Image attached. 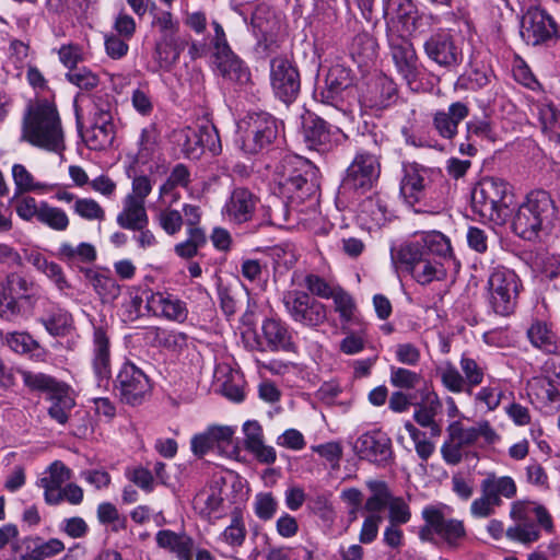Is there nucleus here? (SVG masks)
<instances>
[{"instance_id":"29","label":"nucleus","mask_w":560,"mask_h":560,"mask_svg":"<svg viewBox=\"0 0 560 560\" xmlns=\"http://www.w3.org/2000/svg\"><path fill=\"white\" fill-rule=\"evenodd\" d=\"M56 256L69 267H77L83 272L85 268L82 265L93 262L97 254L95 247L90 243L82 242L78 245H72L63 242L58 247Z\"/></svg>"},{"instance_id":"46","label":"nucleus","mask_w":560,"mask_h":560,"mask_svg":"<svg viewBox=\"0 0 560 560\" xmlns=\"http://www.w3.org/2000/svg\"><path fill=\"white\" fill-rule=\"evenodd\" d=\"M23 382L31 390L45 392L48 396L57 392L65 383L57 381L55 377L44 373H34L24 371L22 373Z\"/></svg>"},{"instance_id":"45","label":"nucleus","mask_w":560,"mask_h":560,"mask_svg":"<svg viewBox=\"0 0 560 560\" xmlns=\"http://www.w3.org/2000/svg\"><path fill=\"white\" fill-rule=\"evenodd\" d=\"M334 301L335 312L339 314L342 324H350L355 318L357 304L353 298L343 288L338 287L330 298Z\"/></svg>"},{"instance_id":"4","label":"nucleus","mask_w":560,"mask_h":560,"mask_svg":"<svg viewBox=\"0 0 560 560\" xmlns=\"http://www.w3.org/2000/svg\"><path fill=\"white\" fill-rule=\"evenodd\" d=\"M446 432L447 438L441 446V455L448 465L459 464L465 448L472 446L479 438L487 444H493L500 439L486 420L477 422L474 427H465L460 421H453L447 425Z\"/></svg>"},{"instance_id":"36","label":"nucleus","mask_w":560,"mask_h":560,"mask_svg":"<svg viewBox=\"0 0 560 560\" xmlns=\"http://www.w3.org/2000/svg\"><path fill=\"white\" fill-rule=\"evenodd\" d=\"M25 552L21 555V560H45L54 557L65 550L63 542L58 538H51L44 541L39 537L26 539Z\"/></svg>"},{"instance_id":"56","label":"nucleus","mask_w":560,"mask_h":560,"mask_svg":"<svg viewBox=\"0 0 560 560\" xmlns=\"http://www.w3.org/2000/svg\"><path fill=\"white\" fill-rule=\"evenodd\" d=\"M97 518L102 524H113V530L118 532L126 528L127 518L120 516L113 503L104 502L97 506Z\"/></svg>"},{"instance_id":"25","label":"nucleus","mask_w":560,"mask_h":560,"mask_svg":"<svg viewBox=\"0 0 560 560\" xmlns=\"http://www.w3.org/2000/svg\"><path fill=\"white\" fill-rule=\"evenodd\" d=\"M469 115L468 106L463 102L452 103L447 109L438 110L433 115V126L439 136L445 139H452L457 133L460 121Z\"/></svg>"},{"instance_id":"8","label":"nucleus","mask_w":560,"mask_h":560,"mask_svg":"<svg viewBox=\"0 0 560 560\" xmlns=\"http://www.w3.org/2000/svg\"><path fill=\"white\" fill-rule=\"evenodd\" d=\"M447 185L441 170L425 167L417 163L405 166L400 192L409 205H415L436 192V188Z\"/></svg>"},{"instance_id":"50","label":"nucleus","mask_w":560,"mask_h":560,"mask_svg":"<svg viewBox=\"0 0 560 560\" xmlns=\"http://www.w3.org/2000/svg\"><path fill=\"white\" fill-rule=\"evenodd\" d=\"M208 432L213 440L217 448L226 454H233L236 452V447L233 443V435L235 430L229 425H212L209 427Z\"/></svg>"},{"instance_id":"38","label":"nucleus","mask_w":560,"mask_h":560,"mask_svg":"<svg viewBox=\"0 0 560 560\" xmlns=\"http://www.w3.org/2000/svg\"><path fill=\"white\" fill-rule=\"evenodd\" d=\"M39 322L54 337H62L68 335L73 326L71 314L60 307H52L49 310L39 318Z\"/></svg>"},{"instance_id":"58","label":"nucleus","mask_w":560,"mask_h":560,"mask_svg":"<svg viewBox=\"0 0 560 560\" xmlns=\"http://www.w3.org/2000/svg\"><path fill=\"white\" fill-rule=\"evenodd\" d=\"M127 175L129 178H132V192L126 197H133L136 200L140 199L144 202L152 190L151 180L145 175H139L135 165L128 167Z\"/></svg>"},{"instance_id":"3","label":"nucleus","mask_w":560,"mask_h":560,"mask_svg":"<svg viewBox=\"0 0 560 560\" xmlns=\"http://www.w3.org/2000/svg\"><path fill=\"white\" fill-rule=\"evenodd\" d=\"M514 195L502 179L482 178L471 191V207L482 219L502 224L512 214Z\"/></svg>"},{"instance_id":"51","label":"nucleus","mask_w":560,"mask_h":560,"mask_svg":"<svg viewBox=\"0 0 560 560\" xmlns=\"http://www.w3.org/2000/svg\"><path fill=\"white\" fill-rule=\"evenodd\" d=\"M5 340L8 346L16 353L34 354L39 350V343L27 332H10Z\"/></svg>"},{"instance_id":"49","label":"nucleus","mask_w":560,"mask_h":560,"mask_svg":"<svg viewBox=\"0 0 560 560\" xmlns=\"http://www.w3.org/2000/svg\"><path fill=\"white\" fill-rule=\"evenodd\" d=\"M304 284L311 296L314 295L325 300H329L339 287L329 283L326 279L315 273L306 275Z\"/></svg>"},{"instance_id":"61","label":"nucleus","mask_w":560,"mask_h":560,"mask_svg":"<svg viewBox=\"0 0 560 560\" xmlns=\"http://www.w3.org/2000/svg\"><path fill=\"white\" fill-rule=\"evenodd\" d=\"M59 61L69 69V71L77 69L78 63L82 62L83 49L80 45L69 43L63 44L57 51Z\"/></svg>"},{"instance_id":"52","label":"nucleus","mask_w":560,"mask_h":560,"mask_svg":"<svg viewBox=\"0 0 560 560\" xmlns=\"http://www.w3.org/2000/svg\"><path fill=\"white\" fill-rule=\"evenodd\" d=\"M190 184V172L182 163L176 164L171 171L166 182L160 187L161 195H167L176 187L187 188Z\"/></svg>"},{"instance_id":"2","label":"nucleus","mask_w":560,"mask_h":560,"mask_svg":"<svg viewBox=\"0 0 560 560\" xmlns=\"http://www.w3.org/2000/svg\"><path fill=\"white\" fill-rule=\"evenodd\" d=\"M555 214L556 207L549 192L533 190L518 207L512 229L523 240L535 241L540 233H547L551 229Z\"/></svg>"},{"instance_id":"21","label":"nucleus","mask_w":560,"mask_h":560,"mask_svg":"<svg viewBox=\"0 0 560 560\" xmlns=\"http://www.w3.org/2000/svg\"><path fill=\"white\" fill-rule=\"evenodd\" d=\"M397 98L398 88L395 81L385 74H380L369 82L361 102L368 108L383 110L394 105Z\"/></svg>"},{"instance_id":"32","label":"nucleus","mask_w":560,"mask_h":560,"mask_svg":"<svg viewBox=\"0 0 560 560\" xmlns=\"http://www.w3.org/2000/svg\"><path fill=\"white\" fill-rule=\"evenodd\" d=\"M50 401L48 408L49 417L57 423L65 425L70 418V413L75 406V400L70 387L65 384L57 392L47 396Z\"/></svg>"},{"instance_id":"60","label":"nucleus","mask_w":560,"mask_h":560,"mask_svg":"<svg viewBox=\"0 0 560 560\" xmlns=\"http://www.w3.org/2000/svg\"><path fill=\"white\" fill-rule=\"evenodd\" d=\"M278 509V502L270 492L258 493L254 501V511L258 518L269 521Z\"/></svg>"},{"instance_id":"17","label":"nucleus","mask_w":560,"mask_h":560,"mask_svg":"<svg viewBox=\"0 0 560 560\" xmlns=\"http://www.w3.org/2000/svg\"><path fill=\"white\" fill-rule=\"evenodd\" d=\"M422 517L425 523L434 527L435 535L451 549L459 548L467 537V530L463 521L446 518L443 512L433 505L423 509Z\"/></svg>"},{"instance_id":"59","label":"nucleus","mask_w":560,"mask_h":560,"mask_svg":"<svg viewBox=\"0 0 560 560\" xmlns=\"http://www.w3.org/2000/svg\"><path fill=\"white\" fill-rule=\"evenodd\" d=\"M221 538L232 548L241 547L244 544L246 528L240 516H233L231 524L221 534Z\"/></svg>"},{"instance_id":"22","label":"nucleus","mask_w":560,"mask_h":560,"mask_svg":"<svg viewBox=\"0 0 560 560\" xmlns=\"http://www.w3.org/2000/svg\"><path fill=\"white\" fill-rule=\"evenodd\" d=\"M147 308L154 315L177 323H184L188 317L186 303L167 292H150L147 296Z\"/></svg>"},{"instance_id":"48","label":"nucleus","mask_w":560,"mask_h":560,"mask_svg":"<svg viewBox=\"0 0 560 560\" xmlns=\"http://www.w3.org/2000/svg\"><path fill=\"white\" fill-rule=\"evenodd\" d=\"M438 374L444 387L450 392L455 394L466 392L470 394L469 388H466L463 375L452 363L447 362L440 366Z\"/></svg>"},{"instance_id":"20","label":"nucleus","mask_w":560,"mask_h":560,"mask_svg":"<svg viewBox=\"0 0 560 560\" xmlns=\"http://www.w3.org/2000/svg\"><path fill=\"white\" fill-rule=\"evenodd\" d=\"M390 56L397 72L411 88L418 79L417 54L412 43L402 36H390Z\"/></svg>"},{"instance_id":"14","label":"nucleus","mask_w":560,"mask_h":560,"mask_svg":"<svg viewBox=\"0 0 560 560\" xmlns=\"http://www.w3.org/2000/svg\"><path fill=\"white\" fill-rule=\"evenodd\" d=\"M423 50L429 60L447 70L459 66L464 57L462 48L446 32L430 35L423 43Z\"/></svg>"},{"instance_id":"34","label":"nucleus","mask_w":560,"mask_h":560,"mask_svg":"<svg viewBox=\"0 0 560 560\" xmlns=\"http://www.w3.org/2000/svg\"><path fill=\"white\" fill-rule=\"evenodd\" d=\"M387 214V205L378 195L370 196L360 203L359 219L369 229L384 225Z\"/></svg>"},{"instance_id":"62","label":"nucleus","mask_w":560,"mask_h":560,"mask_svg":"<svg viewBox=\"0 0 560 560\" xmlns=\"http://www.w3.org/2000/svg\"><path fill=\"white\" fill-rule=\"evenodd\" d=\"M12 175L20 192L34 191L44 187L42 184L35 183L32 174L21 164L13 165Z\"/></svg>"},{"instance_id":"13","label":"nucleus","mask_w":560,"mask_h":560,"mask_svg":"<svg viewBox=\"0 0 560 560\" xmlns=\"http://www.w3.org/2000/svg\"><path fill=\"white\" fill-rule=\"evenodd\" d=\"M270 83L276 96L290 104L300 92V73L288 58L277 57L270 61Z\"/></svg>"},{"instance_id":"37","label":"nucleus","mask_w":560,"mask_h":560,"mask_svg":"<svg viewBox=\"0 0 560 560\" xmlns=\"http://www.w3.org/2000/svg\"><path fill=\"white\" fill-rule=\"evenodd\" d=\"M511 517L513 520H525L533 517L536 518L537 523L548 533L553 530V522L549 512L542 506L530 502L517 501L512 504Z\"/></svg>"},{"instance_id":"39","label":"nucleus","mask_w":560,"mask_h":560,"mask_svg":"<svg viewBox=\"0 0 560 560\" xmlns=\"http://www.w3.org/2000/svg\"><path fill=\"white\" fill-rule=\"evenodd\" d=\"M304 140H326L327 138H339L345 136L340 128L328 126L325 120L317 116L310 115L303 120Z\"/></svg>"},{"instance_id":"31","label":"nucleus","mask_w":560,"mask_h":560,"mask_svg":"<svg viewBox=\"0 0 560 560\" xmlns=\"http://www.w3.org/2000/svg\"><path fill=\"white\" fill-rule=\"evenodd\" d=\"M481 493L490 498L499 506L501 498L512 499L516 494V485L509 476L498 477L491 472L481 481Z\"/></svg>"},{"instance_id":"40","label":"nucleus","mask_w":560,"mask_h":560,"mask_svg":"<svg viewBox=\"0 0 560 560\" xmlns=\"http://www.w3.org/2000/svg\"><path fill=\"white\" fill-rule=\"evenodd\" d=\"M365 485L371 495L368 498L364 509L371 514H376L387 508L393 499L388 485L383 480H368Z\"/></svg>"},{"instance_id":"23","label":"nucleus","mask_w":560,"mask_h":560,"mask_svg":"<svg viewBox=\"0 0 560 560\" xmlns=\"http://www.w3.org/2000/svg\"><path fill=\"white\" fill-rule=\"evenodd\" d=\"M258 198L245 187H236L224 206L228 218L236 223H244L252 219Z\"/></svg>"},{"instance_id":"63","label":"nucleus","mask_w":560,"mask_h":560,"mask_svg":"<svg viewBox=\"0 0 560 560\" xmlns=\"http://www.w3.org/2000/svg\"><path fill=\"white\" fill-rule=\"evenodd\" d=\"M389 511V521L393 525L406 524L410 521L411 512L408 504L402 498L393 497L392 501L387 505Z\"/></svg>"},{"instance_id":"10","label":"nucleus","mask_w":560,"mask_h":560,"mask_svg":"<svg viewBox=\"0 0 560 560\" xmlns=\"http://www.w3.org/2000/svg\"><path fill=\"white\" fill-rule=\"evenodd\" d=\"M520 34L527 45H548L558 38V25L546 10L530 7L522 16Z\"/></svg>"},{"instance_id":"6","label":"nucleus","mask_w":560,"mask_h":560,"mask_svg":"<svg viewBox=\"0 0 560 560\" xmlns=\"http://www.w3.org/2000/svg\"><path fill=\"white\" fill-rule=\"evenodd\" d=\"M522 288V281L514 270L503 266L494 267L487 282L489 306L500 316L511 315Z\"/></svg>"},{"instance_id":"64","label":"nucleus","mask_w":560,"mask_h":560,"mask_svg":"<svg viewBox=\"0 0 560 560\" xmlns=\"http://www.w3.org/2000/svg\"><path fill=\"white\" fill-rule=\"evenodd\" d=\"M413 11L411 0H384L383 13L385 18L404 19L409 16Z\"/></svg>"},{"instance_id":"5","label":"nucleus","mask_w":560,"mask_h":560,"mask_svg":"<svg viewBox=\"0 0 560 560\" xmlns=\"http://www.w3.org/2000/svg\"><path fill=\"white\" fill-rule=\"evenodd\" d=\"M23 140H63L65 133L56 106L47 100L27 104L22 122Z\"/></svg>"},{"instance_id":"41","label":"nucleus","mask_w":560,"mask_h":560,"mask_svg":"<svg viewBox=\"0 0 560 560\" xmlns=\"http://www.w3.org/2000/svg\"><path fill=\"white\" fill-rule=\"evenodd\" d=\"M441 408V402L438 397L429 400L427 404L419 405L413 413L415 421L422 428L430 430L431 436H440L442 428L436 422L435 417Z\"/></svg>"},{"instance_id":"33","label":"nucleus","mask_w":560,"mask_h":560,"mask_svg":"<svg viewBox=\"0 0 560 560\" xmlns=\"http://www.w3.org/2000/svg\"><path fill=\"white\" fill-rule=\"evenodd\" d=\"M83 273L103 303H112L120 295L121 288L108 271L84 269Z\"/></svg>"},{"instance_id":"55","label":"nucleus","mask_w":560,"mask_h":560,"mask_svg":"<svg viewBox=\"0 0 560 560\" xmlns=\"http://www.w3.org/2000/svg\"><path fill=\"white\" fill-rule=\"evenodd\" d=\"M390 384L402 389H413L421 381L420 374L405 368L390 366Z\"/></svg>"},{"instance_id":"54","label":"nucleus","mask_w":560,"mask_h":560,"mask_svg":"<svg viewBox=\"0 0 560 560\" xmlns=\"http://www.w3.org/2000/svg\"><path fill=\"white\" fill-rule=\"evenodd\" d=\"M73 211L82 219L103 221L105 211L97 201L92 198H80L74 201Z\"/></svg>"},{"instance_id":"30","label":"nucleus","mask_w":560,"mask_h":560,"mask_svg":"<svg viewBox=\"0 0 560 560\" xmlns=\"http://www.w3.org/2000/svg\"><path fill=\"white\" fill-rule=\"evenodd\" d=\"M149 222L144 202L133 197L124 199L122 210L117 215V223L127 230H143Z\"/></svg>"},{"instance_id":"47","label":"nucleus","mask_w":560,"mask_h":560,"mask_svg":"<svg viewBox=\"0 0 560 560\" xmlns=\"http://www.w3.org/2000/svg\"><path fill=\"white\" fill-rule=\"evenodd\" d=\"M515 521L517 524L509 527L506 530L508 538L523 544H530L539 539V529L529 518Z\"/></svg>"},{"instance_id":"42","label":"nucleus","mask_w":560,"mask_h":560,"mask_svg":"<svg viewBox=\"0 0 560 560\" xmlns=\"http://www.w3.org/2000/svg\"><path fill=\"white\" fill-rule=\"evenodd\" d=\"M350 54L359 65H368L376 57L377 43L369 33H359L351 43Z\"/></svg>"},{"instance_id":"26","label":"nucleus","mask_w":560,"mask_h":560,"mask_svg":"<svg viewBox=\"0 0 560 560\" xmlns=\"http://www.w3.org/2000/svg\"><path fill=\"white\" fill-rule=\"evenodd\" d=\"M222 488L217 483L201 489L192 499V508L203 520L219 518L223 513Z\"/></svg>"},{"instance_id":"16","label":"nucleus","mask_w":560,"mask_h":560,"mask_svg":"<svg viewBox=\"0 0 560 560\" xmlns=\"http://www.w3.org/2000/svg\"><path fill=\"white\" fill-rule=\"evenodd\" d=\"M260 351L296 353L298 346L289 325L280 318H266L261 324Z\"/></svg>"},{"instance_id":"1","label":"nucleus","mask_w":560,"mask_h":560,"mask_svg":"<svg viewBox=\"0 0 560 560\" xmlns=\"http://www.w3.org/2000/svg\"><path fill=\"white\" fill-rule=\"evenodd\" d=\"M397 259L418 283L425 285L445 278L443 261L453 260L454 255L450 240L441 232L431 231L401 246Z\"/></svg>"},{"instance_id":"7","label":"nucleus","mask_w":560,"mask_h":560,"mask_svg":"<svg viewBox=\"0 0 560 560\" xmlns=\"http://www.w3.org/2000/svg\"><path fill=\"white\" fill-rule=\"evenodd\" d=\"M35 283L21 273H9L0 282V314L8 319L32 310L36 301Z\"/></svg>"},{"instance_id":"18","label":"nucleus","mask_w":560,"mask_h":560,"mask_svg":"<svg viewBox=\"0 0 560 560\" xmlns=\"http://www.w3.org/2000/svg\"><path fill=\"white\" fill-rule=\"evenodd\" d=\"M352 84L351 70L341 65H335L328 70L324 86L315 89L314 97L324 104L338 107L339 103L342 102L343 93Z\"/></svg>"},{"instance_id":"43","label":"nucleus","mask_w":560,"mask_h":560,"mask_svg":"<svg viewBox=\"0 0 560 560\" xmlns=\"http://www.w3.org/2000/svg\"><path fill=\"white\" fill-rule=\"evenodd\" d=\"M283 187L295 198L305 200L315 197L318 190L317 183L312 178L310 179L306 174L294 173L285 178Z\"/></svg>"},{"instance_id":"19","label":"nucleus","mask_w":560,"mask_h":560,"mask_svg":"<svg viewBox=\"0 0 560 560\" xmlns=\"http://www.w3.org/2000/svg\"><path fill=\"white\" fill-rule=\"evenodd\" d=\"M91 364L98 386H107L112 377L110 337L102 326L93 327Z\"/></svg>"},{"instance_id":"28","label":"nucleus","mask_w":560,"mask_h":560,"mask_svg":"<svg viewBox=\"0 0 560 560\" xmlns=\"http://www.w3.org/2000/svg\"><path fill=\"white\" fill-rule=\"evenodd\" d=\"M156 544L173 553L177 560H192L195 541L185 533H175L170 529L160 530L156 534Z\"/></svg>"},{"instance_id":"53","label":"nucleus","mask_w":560,"mask_h":560,"mask_svg":"<svg viewBox=\"0 0 560 560\" xmlns=\"http://www.w3.org/2000/svg\"><path fill=\"white\" fill-rule=\"evenodd\" d=\"M460 369L463 371V377L466 388L471 389L480 385L483 381L485 369L478 364L474 359L468 357H462Z\"/></svg>"},{"instance_id":"12","label":"nucleus","mask_w":560,"mask_h":560,"mask_svg":"<svg viewBox=\"0 0 560 560\" xmlns=\"http://www.w3.org/2000/svg\"><path fill=\"white\" fill-rule=\"evenodd\" d=\"M380 176V162L374 154L358 153L347 170L341 187L345 190L364 194Z\"/></svg>"},{"instance_id":"27","label":"nucleus","mask_w":560,"mask_h":560,"mask_svg":"<svg viewBox=\"0 0 560 560\" xmlns=\"http://www.w3.org/2000/svg\"><path fill=\"white\" fill-rule=\"evenodd\" d=\"M213 65L217 71L230 81L246 84L250 80V72L245 63L232 51L228 49L224 54L213 52Z\"/></svg>"},{"instance_id":"35","label":"nucleus","mask_w":560,"mask_h":560,"mask_svg":"<svg viewBox=\"0 0 560 560\" xmlns=\"http://www.w3.org/2000/svg\"><path fill=\"white\" fill-rule=\"evenodd\" d=\"M530 343L549 354L560 355V341L557 335L544 322H535L527 330Z\"/></svg>"},{"instance_id":"44","label":"nucleus","mask_w":560,"mask_h":560,"mask_svg":"<svg viewBox=\"0 0 560 560\" xmlns=\"http://www.w3.org/2000/svg\"><path fill=\"white\" fill-rule=\"evenodd\" d=\"M38 221L55 231H66L69 226L67 213L57 207H51L47 202L39 203Z\"/></svg>"},{"instance_id":"11","label":"nucleus","mask_w":560,"mask_h":560,"mask_svg":"<svg viewBox=\"0 0 560 560\" xmlns=\"http://www.w3.org/2000/svg\"><path fill=\"white\" fill-rule=\"evenodd\" d=\"M148 376L131 362H125L114 381V390L128 405H139L150 392Z\"/></svg>"},{"instance_id":"24","label":"nucleus","mask_w":560,"mask_h":560,"mask_svg":"<svg viewBox=\"0 0 560 560\" xmlns=\"http://www.w3.org/2000/svg\"><path fill=\"white\" fill-rule=\"evenodd\" d=\"M247 137L254 140H277L284 137V125L281 120L267 113H256L244 121Z\"/></svg>"},{"instance_id":"9","label":"nucleus","mask_w":560,"mask_h":560,"mask_svg":"<svg viewBox=\"0 0 560 560\" xmlns=\"http://www.w3.org/2000/svg\"><path fill=\"white\" fill-rule=\"evenodd\" d=\"M282 303L290 318L302 326L315 328L327 320V306L301 290H288Z\"/></svg>"},{"instance_id":"57","label":"nucleus","mask_w":560,"mask_h":560,"mask_svg":"<svg viewBox=\"0 0 560 560\" xmlns=\"http://www.w3.org/2000/svg\"><path fill=\"white\" fill-rule=\"evenodd\" d=\"M66 79L82 90H92L100 83L98 75L85 67L68 71Z\"/></svg>"},{"instance_id":"15","label":"nucleus","mask_w":560,"mask_h":560,"mask_svg":"<svg viewBox=\"0 0 560 560\" xmlns=\"http://www.w3.org/2000/svg\"><path fill=\"white\" fill-rule=\"evenodd\" d=\"M354 448L361 459H365L378 467H386L394 459L392 441L381 430L363 433L357 440Z\"/></svg>"}]
</instances>
